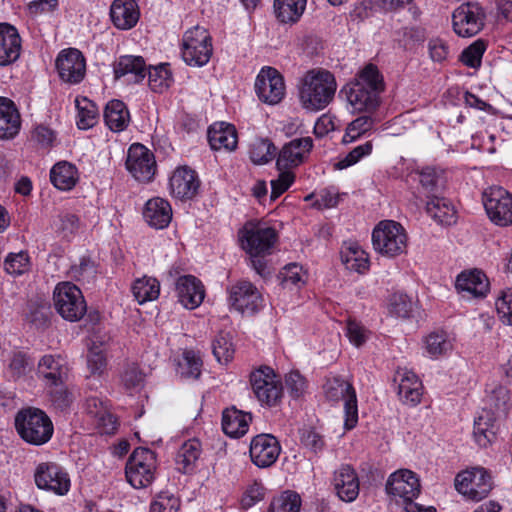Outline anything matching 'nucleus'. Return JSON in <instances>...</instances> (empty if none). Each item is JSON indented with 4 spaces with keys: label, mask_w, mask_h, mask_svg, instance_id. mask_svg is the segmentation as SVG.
<instances>
[{
    "label": "nucleus",
    "mask_w": 512,
    "mask_h": 512,
    "mask_svg": "<svg viewBox=\"0 0 512 512\" xmlns=\"http://www.w3.org/2000/svg\"><path fill=\"white\" fill-rule=\"evenodd\" d=\"M241 248L250 259L252 269L261 277H267L271 271L267 257L272 254L278 236L274 228L267 223L248 221L238 233Z\"/></svg>",
    "instance_id": "obj_1"
},
{
    "label": "nucleus",
    "mask_w": 512,
    "mask_h": 512,
    "mask_svg": "<svg viewBox=\"0 0 512 512\" xmlns=\"http://www.w3.org/2000/svg\"><path fill=\"white\" fill-rule=\"evenodd\" d=\"M384 90L383 78L373 64L365 66L355 79L344 86L348 105L353 113H372L380 104V93Z\"/></svg>",
    "instance_id": "obj_2"
},
{
    "label": "nucleus",
    "mask_w": 512,
    "mask_h": 512,
    "mask_svg": "<svg viewBox=\"0 0 512 512\" xmlns=\"http://www.w3.org/2000/svg\"><path fill=\"white\" fill-rule=\"evenodd\" d=\"M337 90L335 76L326 69H312L300 80L298 98L303 109L318 112L334 99Z\"/></svg>",
    "instance_id": "obj_3"
},
{
    "label": "nucleus",
    "mask_w": 512,
    "mask_h": 512,
    "mask_svg": "<svg viewBox=\"0 0 512 512\" xmlns=\"http://www.w3.org/2000/svg\"><path fill=\"white\" fill-rule=\"evenodd\" d=\"M15 427L25 442L36 446L47 443L54 431L51 419L37 408L19 411L15 417Z\"/></svg>",
    "instance_id": "obj_4"
},
{
    "label": "nucleus",
    "mask_w": 512,
    "mask_h": 512,
    "mask_svg": "<svg viewBox=\"0 0 512 512\" xmlns=\"http://www.w3.org/2000/svg\"><path fill=\"white\" fill-rule=\"evenodd\" d=\"M213 54L212 38L208 30L196 25L183 34L181 56L192 67H203Z\"/></svg>",
    "instance_id": "obj_5"
},
{
    "label": "nucleus",
    "mask_w": 512,
    "mask_h": 512,
    "mask_svg": "<svg viewBox=\"0 0 512 512\" xmlns=\"http://www.w3.org/2000/svg\"><path fill=\"white\" fill-rule=\"evenodd\" d=\"M125 475L128 483L133 488L149 487L157 475L156 454L148 448H136L128 458Z\"/></svg>",
    "instance_id": "obj_6"
},
{
    "label": "nucleus",
    "mask_w": 512,
    "mask_h": 512,
    "mask_svg": "<svg viewBox=\"0 0 512 512\" xmlns=\"http://www.w3.org/2000/svg\"><path fill=\"white\" fill-rule=\"evenodd\" d=\"M372 244L379 254L395 257L405 252L407 233L400 223L394 220H382L373 229Z\"/></svg>",
    "instance_id": "obj_7"
},
{
    "label": "nucleus",
    "mask_w": 512,
    "mask_h": 512,
    "mask_svg": "<svg viewBox=\"0 0 512 512\" xmlns=\"http://www.w3.org/2000/svg\"><path fill=\"white\" fill-rule=\"evenodd\" d=\"M53 301L57 312L71 322L80 320L87 311L81 290L71 282H61L56 285Z\"/></svg>",
    "instance_id": "obj_8"
},
{
    "label": "nucleus",
    "mask_w": 512,
    "mask_h": 512,
    "mask_svg": "<svg viewBox=\"0 0 512 512\" xmlns=\"http://www.w3.org/2000/svg\"><path fill=\"white\" fill-rule=\"evenodd\" d=\"M456 490L467 500L481 501L492 489V478L483 467H473L457 474Z\"/></svg>",
    "instance_id": "obj_9"
},
{
    "label": "nucleus",
    "mask_w": 512,
    "mask_h": 512,
    "mask_svg": "<svg viewBox=\"0 0 512 512\" xmlns=\"http://www.w3.org/2000/svg\"><path fill=\"white\" fill-rule=\"evenodd\" d=\"M324 393L331 402L343 401L344 426L347 430L354 428L358 421V406L356 393L352 385L340 377L328 378L324 385Z\"/></svg>",
    "instance_id": "obj_10"
},
{
    "label": "nucleus",
    "mask_w": 512,
    "mask_h": 512,
    "mask_svg": "<svg viewBox=\"0 0 512 512\" xmlns=\"http://www.w3.org/2000/svg\"><path fill=\"white\" fill-rule=\"evenodd\" d=\"M251 389L261 405L274 406L282 396V383L274 370L260 366L250 374Z\"/></svg>",
    "instance_id": "obj_11"
},
{
    "label": "nucleus",
    "mask_w": 512,
    "mask_h": 512,
    "mask_svg": "<svg viewBox=\"0 0 512 512\" xmlns=\"http://www.w3.org/2000/svg\"><path fill=\"white\" fill-rule=\"evenodd\" d=\"M485 19V9L479 3H462L452 14L453 30L460 37H473L483 29Z\"/></svg>",
    "instance_id": "obj_12"
},
{
    "label": "nucleus",
    "mask_w": 512,
    "mask_h": 512,
    "mask_svg": "<svg viewBox=\"0 0 512 512\" xmlns=\"http://www.w3.org/2000/svg\"><path fill=\"white\" fill-rule=\"evenodd\" d=\"M35 484L39 489L65 495L70 489L68 473L55 462H41L34 472Z\"/></svg>",
    "instance_id": "obj_13"
},
{
    "label": "nucleus",
    "mask_w": 512,
    "mask_h": 512,
    "mask_svg": "<svg viewBox=\"0 0 512 512\" xmlns=\"http://www.w3.org/2000/svg\"><path fill=\"white\" fill-rule=\"evenodd\" d=\"M483 204L490 220L498 226L512 224V195L501 187L484 193Z\"/></svg>",
    "instance_id": "obj_14"
},
{
    "label": "nucleus",
    "mask_w": 512,
    "mask_h": 512,
    "mask_svg": "<svg viewBox=\"0 0 512 512\" xmlns=\"http://www.w3.org/2000/svg\"><path fill=\"white\" fill-rule=\"evenodd\" d=\"M255 92L262 102L269 105L278 104L285 95L282 75L275 68L263 67L255 80Z\"/></svg>",
    "instance_id": "obj_15"
},
{
    "label": "nucleus",
    "mask_w": 512,
    "mask_h": 512,
    "mask_svg": "<svg viewBox=\"0 0 512 512\" xmlns=\"http://www.w3.org/2000/svg\"><path fill=\"white\" fill-rule=\"evenodd\" d=\"M126 168L140 182H149L156 172L153 153L140 143L132 144L127 153Z\"/></svg>",
    "instance_id": "obj_16"
},
{
    "label": "nucleus",
    "mask_w": 512,
    "mask_h": 512,
    "mask_svg": "<svg viewBox=\"0 0 512 512\" xmlns=\"http://www.w3.org/2000/svg\"><path fill=\"white\" fill-rule=\"evenodd\" d=\"M386 491L397 502L407 504L420 493V482L416 474L408 469L393 472L386 483Z\"/></svg>",
    "instance_id": "obj_17"
},
{
    "label": "nucleus",
    "mask_w": 512,
    "mask_h": 512,
    "mask_svg": "<svg viewBox=\"0 0 512 512\" xmlns=\"http://www.w3.org/2000/svg\"><path fill=\"white\" fill-rule=\"evenodd\" d=\"M229 303L240 313L253 314L263 306V297L259 290L249 281H239L229 290Z\"/></svg>",
    "instance_id": "obj_18"
},
{
    "label": "nucleus",
    "mask_w": 512,
    "mask_h": 512,
    "mask_svg": "<svg viewBox=\"0 0 512 512\" xmlns=\"http://www.w3.org/2000/svg\"><path fill=\"white\" fill-rule=\"evenodd\" d=\"M56 68L60 78L70 84L81 82L86 72V62L82 53L70 48L62 50L56 60Z\"/></svg>",
    "instance_id": "obj_19"
},
{
    "label": "nucleus",
    "mask_w": 512,
    "mask_h": 512,
    "mask_svg": "<svg viewBox=\"0 0 512 512\" xmlns=\"http://www.w3.org/2000/svg\"><path fill=\"white\" fill-rule=\"evenodd\" d=\"M281 446L271 434H259L252 438L250 443V457L252 462L260 468L273 465L278 459Z\"/></svg>",
    "instance_id": "obj_20"
},
{
    "label": "nucleus",
    "mask_w": 512,
    "mask_h": 512,
    "mask_svg": "<svg viewBox=\"0 0 512 512\" xmlns=\"http://www.w3.org/2000/svg\"><path fill=\"white\" fill-rule=\"evenodd\" d=\"M455 288L464 298L481 299L490 290V283L485 273L479 269L462 271L455 281Z\"/></svg>",
    "instance_id": "obj_21"
},
{
    "label": "nucleus",
    "mask_w": 512,
    "mask_h": 512,
    "mask_svg": "<svg viewBox=\"0 0 512 512\" xmlns=\"http://www.w3.org/2000/svg\"><path fill=\"white\" fill-rule=\"evenodd\" d=\"M313 147V140L310 137H303L291 140L285 144L277 158L279 170L291 169L302 164L309 156Z\"/></svg>",
    "instance_id": "obj_22"
},
{
    "label": "nucleus",
    "mask_w": 512,
    "mask_h": 512,
    "mask_svg": "<svg viewBox=\"0 0 512 512\" xmlns=\"http://www.w3.org/2000/svg\"><path fill=\"white\" fill-rule=\"evenodd\" d=\"M178 301L183 307L193 310L201 305L205 297L202 282L193 275L178 277L175 283Z\"/></svg>",
    "instance_id": "obj_23"
},
{
    "label": "nucleus",
    "mask_w": 512,
    "mask_h": 512,
    "mask_svg": "<svg viewBox=\"0 0 512 512\" xmlns=\"http://www.w3.org/2000/svg\"><path fill=\"white\" fill-rule=\"evenodd\" d=\"M68 371L67 361L60 355H44L38 363V376L46 387L64 384Z\"/></svg>",
    "instance_id": "obj_24"
},
{
    "label": "nucleus",
    "mask_w": 512,
    "mask_h": 512,
    "mask_svg": "<svg viewBox=\"0 0 512 512\" xmlns=\"http://www.w3.org/2000/svg\"><path fill=\"white\" fill-rule=\"evenodd\" d=\"M332 484L337 496L344 502H353L359 495L358 475L348 464H343L335 470Z\"/></svg>",
    "instance_id": "obj_25"
},
{
    "label": "nucleus",
    "mask_w": 512,
    "mask_h": 512,
    "mask_svg": "<svg viewBox=\"0 0 512 512\" xmlns=\"http://www.w3.org/2000/svg\"><path fill=\"white\" fill-rule=\"evenodd\" d=\"M169 187L170 193L175 198L192 199L199 189V180L195 171L187 167H180L170 177Z\"/></svg>",
    "instance_id": "obj_26"
},
{
    "label": "nucleus",
    "mask_w": 512,
    "mask_h": 512,
    "mask_svg": "<svg viewBox=\"0 0 512 512\" xmlns=\"http://www.w3.org/2000/svg\"><path fill=\"white\" fill-rule=\"evenodd\" d=\"M21 43V37L14 26L0 23V66L11 65L18 60Z\"/></svg>",
    "instance_id": "obj_27"
},
{
    "label": "nucleus",
    "mask_w": 512,
    "mask_h": 512,
    "mask_svg": "<svg viewBox=\"0 0 512 512\" xmlns=\"http://www.w3.org/2000/svg\"><path fill=\"white\" fill-rule=\"evenodd\" d=\"M21 114L15 102L0 96V140H12L21 130Z\"/></svg>",
    "instance_id": "obj_28"
},
{
    "label": "nucleus",
    "mask_w": 512,
    "mask_h": 512,
    "mask_svg": "<svg viewBox=\"0 0 512 512\" xmlns=\"http://www.w3.org/2000/svg\"><path fill=\"white\" fill-rule=\"evenodd\" d=\"M499 418L487 408L478 413L474 420L473 438L479 447L486 448L495 440Z\"/></svg>",
    "instance_id": "obj_29"
},
{
    "label": "nucleus",
    "mask_w": 512,
    "mask_h": 512,
    "mask_svg": "<svg viewBox=\"0 0 512 512\" xmlns=\"http://www.w3.org/2000/svg\"><path fill=\"white\" fill-rule=\"evenodd\" d=\"M394 381L398 384V396L402 402L410 405L420 402L422 384L414 372L400 368L395 373Z\"/></svg>",
    "instance_id": "obj_30"
},
{
    "label": "nucleus",
    "mask_w": 512,
    "mask_h": 512,
    "mask_svg": "<svg viewBox=\"0 0 512 512\" xmlns=\"http://www.w3.org/2000/svg\"><path fill=\"white\" fill-rule=\"evenodd\" d=\"M140 17L138 4L135 0H114L110 7V18L114 26L120 30L133 28Z\"/></svg>",
    "instance_id": "obj_31"
},
{
    "label": "nucleus",
    "mask_w": 512,
    "mask_h": 512,
    "mask_svg": "<svg viewBox=\"0 0 512 512\" xmlns=\"http://www.w3.org/2000/svg\"><path fill=\"white\" fill-rule=\"evenodd\" d=\"M114 74L127 83H139L147 74L145 61L141 56H121L114 65Z\"/></svg>",
    "instance_id": "obj_32"
},
{
    "label": "nucleus",
    "mask_w": 512,
    "mask_h": 512,
    "mask_svg": "<svg viewBox=\"0 0 512 512\" xmlns=\"http://www.w3.org/2000/svg\"><path fill=\"white\" fill-rule=\"evenodd\" d=\"M143 217L150 227L164 229L172 220L171 205L163 198H152L145 204Z\"/></svg>",
    "instance_id": "obj_33"
},
{
    "label": "nucleus",
    "mask_w": 512,
    "mask_h": 512,
    "mask_svg": "<svg viewBox=\"0 0 512 512\" xmlns=\"http://www.w3.org/2000/svg\"><path fill=\"white\" fill-rule=\"evenodd\" d=\"M208 141L213 150L233 151L237 147V132L233 125L219 122L208 129Z\"/></svg>",
    "instance_id": "obj_34"
},
{
    "label": "nucleus",
    "mask_w": 512,
    "mask_h": 512,
    "mask_svg": "<svg viewBox=\"0 0 512 512\" xmlns=\"http://www.w3.org/2000/svg\"><path fill=\"white\" fill-rule=\"evenodd\" d=\"M251 420L250 413L235 407L227 408L222 413V430L231 438H240L248 432Z\"/></svg>",
    "instance_id": "obj_35"
},
{
    "label": "nucleus",
    "mask_w": 512,
    "mask_h": 512,
    "mask_svg": "<svg viewBox=\"0 0 512 512\" xmlns=\"http://www.w3.org/2000/svg\"><path fill=\"white\" fill-rule=\"evenodd\" d=\"M105 125L113 132L124 131L131 121L126 104L118 99L110 100L104 108Z\"/></svg>",
    "instance_id": "obj_36"
},
{
    "label": "nucleus",
    "mask_w": 512,
    "mask_h": 512,
    "mask_svg": "<svg viewBox=\"0 0 512 512\" xmlns=\"http://www.w3.org/2000/svg\"><path fill=\"white\" fill-rule=\"evenodd\" d=\"M484 404L483 408L492 411L496 416H505L510 408L509 390L497 383L487 385Z\"/></svg>",
    "instance_id": "obj_37"
},
{
    "label": "nucleus",
    "mask_w": 512,
    "mask_h": 512,
    "mask_svg": "<svg viewBox=\"0 0 512 512\" xmlns=\"http://www.w3.org/2000/svg\"><path fill=\"white\" fill-rule=\"evenodd\" d=\"M306 5L307 0H274V15L280 23L293 25L302 17Z\"/></svg>",
    "instance_id": "obj_38"
},
{
    "label": "nucleus",
    "mask_w": 512,
    "mask_h": 512,
    "mask_svg": "<svg viewBox=\"0 0 512 512\" xmlns=\"http://www.w3.org/2000/svg\"><path fill=\"white\" fill-rule=\"evenodd\" d=\"M78 170L72 163L61 161L56 163L50 171V180L59 190H71L78 182Z\"/></svg>",
    "instance_id": "obj_39"
},
{
    "label": "nucleus",
    "mask_w": 512,
    "mask_h": 512,
    "mask_svg": "<svg viewBox=\"0 0 512 512\" xmlns=\"http://www.w3.org/2000/svg\"><path fill=\"white\" fill-rule=\"evenodd\" d=\"M202 453L201 443L198 439H189L184 442L176 454V465L179 471L191 473Z\"/></svg>",
    "instance_id": "obj_40"
},
{
    "label": "nucleus",
    "mask_w": 512,
    "mask_h": 512,
    "mask_svg": "<svg viewBox=\"0 0 512 512\" xmlns=\"http://www.w3.org/2000/svg\"><path fill=\"white\" fill-rule=\"evenodd\" d=\"M453 349V338L445 331H435L424 339V353L431 359L447 355Z\"/></svg>",
    "instance_id": "obj_41"
},
{
    "label": "nucleus",
    "mask_w": 512,
    "mask_h": 512,
    "mask_svg": "<svg viewBox=\"0 0 512 512\" xmlns=\"http://www.w3.org/2000/svg\"><path fill=\"white\" fill-rule=\"evenodd\" d=\"M427 213L438 223L451 225L456 222V210L452 202L438 195H433L427 202Z\"/></svg>",
    "instance_id": "obj_42"
},
{
    "label": "nucleus",
    "mask_w": 512,
    "mask_h": 512,
    "mask_svg": "<svg viewBox=\"0 0 512 512\" xmlns=\"http://www.w3.org/2000/svg\"><path fill=\"white\" fill-rule=\"evenodd\" d=\"M134 298L139 304L154 301L160 294V283L154 277L137 278L131 287Z\"/></svg>",
    "instance_id": "obj_43"
},
{
    "label": "nucleus",
    "mask_w": 512,
    "mask_h": 512,
    "mask_svg": "<svg viewBox=\"0 0 512 512\" xmlns=\"http://www.w3.org/2000/svg\"><path fill=\"white\" fill-rule=\"evenodd\" d=\"M203 361L199 353L193 350L183 352L182 359L178 364V374L186 380H196L202 372Z\"/></svg>",
    "instance_id": "obj_44"
},
{
    "label": "nucleus",
    "mask_w": 512,
    "mask_h": 512,
    "mask_svg": "<svg viewBox=\"0 0 512 512\" xmlns=\"http://www.w3.org/2000/svg\"><path fill=\"white\" fill-rule=\"evenodd\" d=\"M341 260L347 269L358 273L365 272L369 267L367 254L357 244L344 248L341 251Z\"/></svg>",
    "instance_id": "obj_45"
},
{
    "label": "nucleus",
    "mask_w": 512,
    "mask_h": 512,
    "mask_svg": "<svg viewBox=\"0 0 512 512\" xmlns=\"http://www.w3.org/2000/svg\"><path fill=\"white\" fill-rule=\"evenodd\" d=\"M77 126L87 130L97 123L98 109L96 105L86 97H76Z\"/></svg>",
    "instance_id": "obj_46"
},
{
    "label": "nucleus",
    "mask_w": 512,
    "mask_h": 512,
    "mask_svg": "<svg viewBox=\"0 0 512 512\" xmlns=\"http://www.w3.org/2000/svg\"><path fill=\"white\" fill-rule=\"evenodd\" d=\"M107 367L106 348L103 343L92 341L87 354V368L92 376H102Z\"/></svg>",
    "instance_id": "obj_47"
},
{
    "label": "nucleus",
    "mask_w": 512,
    "mask_h": 512,
    "mask_svg": "<svg viewBox=\"0 0 512 512\" xmlns=\"http://www.w3.org/2000/svg\"><path fill=\"white\" fill-rule=\"evenodd\" d=\"M212 352L220 364H228L235 353L232 337L229 333L220 332L212 341Z\"/></svg>",
    "instance_id": "obj_48"
},
{
    "label": "nucleus",
    "mask_w": 512,
    "mask_h": 512,
    "mask_svg": "<svg viewBox=\"0 0 512 512\" xmlns=\"http://www.w3.org/2000/svg\"><path fill=\"white\" fill-rule=\"evenodd\" d=\"M173 82L172 73L168 64H160L148 71V84L152 91L162 93L170 87Z\"/></svg>",
    "instance_id": "obj_49"
},
{
    "label": "nucleus",
    "mask_w": 512,
    "mask_h": 512,
    "mask_svg": "<svg viewBox=\"0 0 512 512\" xmlns=\"http://www.w3.org/2000/svg\"><path fill=\"white\" fill-rule=\"evenodd\" d=\"M280 277L282 286L291 290L302 288L307 280L306 272L296 263L286 265L280 273Z\"/></svg>",
    "instance_id": "obj_50"
},
{
    "label": "nucleus",
    "mask_w": 512,
    "mask_h": 512,
    "mask_svg": "<svg viewBox=\"0 0 512 512\" xmlns=\"http://www.w3.org/2000/svg\"><path fill=\"white\" fill-rule=\"evenodd\" d=\"M301 503L299 494L284 491L272 500L269 512H300Z\"/></svg>",
    "instance_id": "obj_51"
},
{
    "label": "nucleus",
    "mask_w": 512,
    "mask_h": 512,
    "mask_svg": "<svg viewBox=\"0 0 512 512\" xmlns=\"http://www.w3.org/2000/svg\"><path fill=\"white\" fill-rule=\"evenodd\" d=\"M387 307L392 316L406 319L412 313L413 303L406 294L397 292L389 296Z\"/></svg>",
    "instance_id": "obj_52"
},
{
    "label": "nucleus",
    "mask_w": 512,
    "mask_h": 512,
    "mask_svg": "<svg viewBox=\"0 0 512 512\" xmlns=\"http://www.w3.org/2000/svg\"><path fill=\"white\" fill-rule=\"evenodd\" d=\"M419 182L427 193L428 198L437 195L440 188L443 187L444 180L440 172L435 168L426 167L419 173Z\"/></svg>",
    "instance_id": "obj_53"
},
{
    "label": "nucleus",
    "mask_w": 512,
    "mask_h": 512,
    "mask_svg": "<svg viewBox=\"0 0 512 512\" xmlns=\"http://www.w3.org/2000/svg\"><path fill=\"white\" fill-rule=\"evenodd\" d=\"M276 153V147L267 139H257L250 146V159L255 164H265L271 161Z\"/></svg>",
    "instance_id": "obj_54"
},
{
    "label": "nucleus",
    "mask_w": 512,
    "mask_h": 512,
    "mask_svg": "<svg viewBox=\"0 0 512 512\" xmlns=\"http://www.w3.org/2000/svg\"><path fill=\"white\" fill-rule=\"evenodd\" d=\"M372 150V142L367 141L364 144L356 146L346 155L340 156L334 166L338 170H343L348 167H351L357 164L364 157L369 156L372 153Z\"/></svg>",
    "instance_id": "obj_55"
},
{
    "label": "nucleus",
    "mask_w": 512,
    "mask_h": 512,
    "mask_svg": "<svg viewBox=\"0 0 512 512\" xmlns=\"http://www.w3.org/2000/svg\"><path fill=\"white\" fill-rule=\"evenodd\" d=\"M373 119L369 115L359 116L353 120L346 128L343 136V142L349 143L358 139L362 134L369 131L373 126Z\"/></svg>",
    "instance_id": "obj_56"
},
{
    "label": "nucleus",
    "mask_w": 512,
    "mask_h": 512,
    "mask_svg": "<svg viewBox=\"0 0 512 512\" xmlns=\"http://www.w3.org/2000/svg\"><path fill=\"white\" fill-rule=\"evenodd\" d=\"M4 268L11 275H21L30 269V258L27 252L10 253L4 262Z\"/></svg>",
    "instance_id": "obj_57"
},
{
    "label": "nucleus",
    "mask_w": 512,
    "mask_h": 512,
    "mask_svg": "<svg viewBox=\"0 0 512 512\" xmlns=\"http://www.w3.org/2000/svg\"><path fill=\"white\" fill-rule=\"evenodd\" d=\"M301 444L314 454L322 452L325 448V441L315 429L304 427L300 431Z\"/></svg>",
    "instance_id": "obj_58"
},
{
    "label": "nucleus",
    "mask_w": 512,
    "mask_h": 512,
    "mask_svg": "<svg viewBox=\"0 0 512 512\" xmlns=\"http://www.w3.org/2000/svg\"><path fill=\"white\" fill-rule=\"evenodd\" d=\"M496 310L500 320L512 326V288L501 292L495 302Z\"/></svg>",
    "instance_id": "obj_59"
},
{
    "label": "nucleus",
    "mask_w": 512,
    "mask_h": 512,
    "mask_svg": "<svg viewBox=\"0 0 512 512\" xmlns=\"http://www.w3.org/2000/svg\"><path fill=\"white\" fill-rule=\"evenodd\" d=\"M485 44L482 41H475L469 47L463 50L461 61L470 68H477L481 64L483 54L485 52Z\"/></svg>",
    "instance_id": "obj_60"
},
{
    "label": "nucleus",
    "mask_w": 512,
    "mask_h": 512,
    "mask_svg": "<svg viewBox=\"0 0 512 512\" xmlns=\"http://www.w3.org/2000/svg\"><path fill=\"white\" fill-rule=\"evenodd\" d=\"M179 499L168 492L160 493L151 504V512H178Z\"/></svg>",
    "instance_id": "obj_61"
},
{
    "label": "nucleus",
    "mask_w": 512,
    "mask_h": 512,
    "mask_svg": "<svg viewBox=\"0 0 512 512\" xmlns=\"http://www.w3.org/2000/svg\"><path fill=\"white\" fill-rule=\"evenodd\" d=\"M427 49L431 60L434 62H443L450 54V47L447 41L440 37L430 38L427 43Z\"/></svg>",
    "instance_id": "obj_62"
},
{
    "label": "nucleus",
    "mask_w": 512,
    "mask_h": 512,
    "mask_svg": "<svg viewBox=\"0 0 512 512\" xmlns=\"http://www.w3.org/2000/svg\"><path fill=\"white\" fill-rule=\"evenodd\" d=\"M370 332L356 320L349 319L346 324V336L356 347L362 346L369 338Z\"/></svg>",
    "instance_id": "obj_63"
},
{
    "label": "nucleus",
    "mask_w": 512,
    "mask_h": 512,
    "mask_svg": "<svg viewBox=\"0 0 512 512\" xmlns=\"http://www.w3.org/2000/svg\"><path fill=\"white\" fill-rule=\"evenodd\" d=\"M31 140L41 148H49L56 141V133L48 126L36 125L31 131Z\"/></svg>",
    "instance_id": "obj_64"
}]
</instances>
